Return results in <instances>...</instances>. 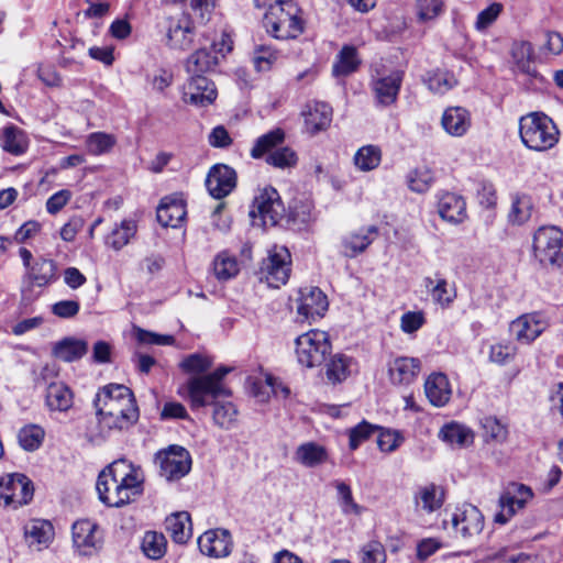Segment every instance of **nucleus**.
I'll list each match as a JSON object with an SVG mask.
<instances>
[{
	"label": "nucleus",
	"instance_id": "nucleus-58",
	"mask_svg": "<svg viewBox=\"0 0 563 563\" xmlns=\"http://www.w3.org/2000/svg\"><path fill=\"white\" fill-rule=\"evenodd\" d=\"M378 429L377 426L363 420L357 426L349 430V446L356 450L362 443L367 441Z\"/></svg>",
	"mask_w": 563,
	"mask_h": 563
},
{
	"label": "nucleus",
	"instance_id": "nucleus-14",
	"mask_svg": "<svg viewBox=\"0 0 563 563\" xmlns=\"http://www.w3.org/2000/svg\"><path fill=\"white\" fill-rule=\"evenodd\" d=\"M450 522L454 532L463 539H472L484 529V516L472 504L456 506L450 514Z\"/></svg>",
	"mask_w": 563,
	"mask_h": 563
},
{
	"label": "nucleus",
	"instance_id": "nucleus-5",
	"mask_svg": "<svg viewBox=\"0 0 563 563\" xmlns=\"http://www.w3.org/2000/svg\"><path fill=\"white\" fill-rule=\"evenodd\" d=\"M519 134L522 143L537 152L550 150L559 141V130L555 123L550 117L539 112L520 118Z\"/></svg>",
	"mask_w": 563,
	"mask_h": 563
},
{
	"label": "nucleus",
	"instance_id": "nucleus-16",
	"mask_svg": "<svg viewBox=\"0 0 563 563\" xmlns=\"http://www.w3.org/2000/svg\"><path fill=\"white\" fill-rule=\"evenodd\" d=\"M532 497L533 493L530 487L518 483L510 484L499 497L500 510L495 515V522L507 523Z\"/></svg>",
	"mask_w": 563,
	"mask_h": 563
},
{
	"label": "nucleus",
	"instance_id": "nucleus-38",
	"mask_svg": "<svg viewBox=\"0 0 563 563\" xmlns=\"http://www.w3.org/2000/svg\"><path fill=\"white\" fill-rule=\"evenodd\" d=\"M219 60V56L211 49L199 48L187 58L186 69L190 75L203 76L213 71Z\"/></svg>",
	"mask_w": 563,
	"mask_h": 563
},
{
	"label": "nucleus",
	"instance_id": "nucleus-46",
	"mask_svg": "<svg viewBox=\"0 0 563 563\" xmlns=\"http://www.w3.org/2000/svg\"><path fill=\"white\" fill-rule=\"evenodd\" d=\"M424 84L433 93L444 95L457 85V79L449 70L435 69L426 75Z\"/></svg>",
	"mask_w": 563,
	"mask_h": 563
},
{
	"label": "nucleus",
	"instance_id": "nucleus-22",
	"mask_svg": "<svg viewBox=\"0 0 563 563\" xmlns=\"http://www.w3.org/2000/svg\"><path fill=\"white\" fill-rule=\"evenodd\" d=\"M421 361L416 357L397 356L388 362V377L393 385L408 386L419 376Z\"/></svg>",
	"mask_w": 563,
	"mask_h": 563
},
{
	"label": "nucleus",
	"instance_id": "nucleus-41",
	"mask_svg": "<svg viewBox=\"0 0 563 563\" xmlns=\"http://www.w3.org/2000/svg\"><path fill=\"white\" fill-rule=\"evenodd\" d=\"M327 459V450L316 442L300 444L294 454V460L306 467H316L324 463Z\"/></svg>",
	"mask_w": 563,
	"mask_h": 563
},
{
	"label": "nucleus",
	"instance_id": "nucleus-63",
	"mask_svg": "<svg viewBox=\"0 0 563 563\" xmlns=\"http://www.w3.org/2000/svg\"><path fill=\"white\" fill-rule=\"evenodd\" d=\"M517 349L511 343H496L490 345L489 360L498 365H505L516 355Z\"/></svg>",
	"mask_w": 563,
	"mask_h": 563
},
{
	"label": "nucleus",
	"instance_id": "nucleus-15",
	"mask_svg": "<svg viewBox=\"0 0 563 563\" xmlns=\"http://www.w3.org/2000/svg\"><path fill=\"white\" fill-rule=\"evenodd\" d=\"M297 321L312 323L322 318L328 310L327 296L318 287H305L297 298Z\"/></svg>",
	"mask_w": 563,
	"mask_h": 563
},
{
	"label": "nucleus",
	"instance_id": "nucleus-60",
	"mask_svg": "<svg viewBox=\"0 0 563 563\" xmlns=\"http://www.w3.org/2000/svg\"><path fill=\"white\" fill-rule=\"evenodd\" d=\"M211 366L212 361L208 356L198 353L185 357L180 363L184 372L197 375L207 374Z\"/></svg>",
	"mask_w": 563,
	"mask_h": 563
},
{
	"label": "nucleus",
	"instance_id": "nucleus-10",
	"mask_svg": "<svg viewBox=\"0 0 563 563\" xmlns=\"http://www.w3.org/2000/svg\"><path fill=\"white\" fill-rule=\"evenodd\" d=\"M33 484L21 473L5 474L0 477V505L16 509L33 498Z\"/></svg>",
	"mask_w": 563,
	"mask_h": 563
},
{
	"label": "nucleus",
	"instance_id": "nucleus-52",
	"mask_svg": "<svg viewBox=\"0 0 563 563\" xmlns=\"http://www.w3.org/2000/svg\"><path fill=\"white\" fill-rule=\"evenodd\" d=\"M445 9L443 0H416V14L421 23L434 21Z\"/></svg>",
	"mask_w": 563,
	"mask_h": 563
},
{
	"label": "nucleus",
	"instance_id": "nucleus-18",
	"mask_svg": "<svg viewBox=\"0 0 563 563\" xmlns=\"http://www.w3.org/2000/svg\"><path fill=\"white\" fill-rule=\"evenodd\" d=\"M73 543L79 555L90 556L102 545L99 526L91 520H78L73 525Z\"/></svg>",
	"mask_w": 563,
	"mask_h": 563
},
{
	"label": "nucleus",
	"instance_id": "nucleus-55",
	"mask_svg": "<svg viewBox=\"0 0 563 563\" xmlns=\"http://www.w3.org/2000/svg\"><path fill=\"white\" fill-rule=\"evenodd\" d=\"M482 426L486 441H495L497 443H503L506 441L508 437L507 427L503 424L497 418L485 417L482 420Z\"/></svg>",
	"mask_w": 563,
	"mask_h": 563
},
{
	"label": "nucleus",
	"instance_id": "nucleus-30",
	"mask_svg": "<svg viewBox=\"0 0 563 563\" xmlns=\"http://www.w3.org/2000/svg\"><path fill=\"white\" fill-rule=\"evenodd\" d=\"M137 232V223L133 219H123L119 223H114L109 233L104 236L103 243L107 247L119 252L135 238Z\"/></svg>",
	"mask_w": 563,
	"mask_h": 563
},
{
	"label": "nucleus",
	"instance_id": "nucleus-4",
	"mask_svg": "<svg viewBox=\"0 0 563 563\" xmlns=\"http://www.w3.org/2000/svg\"><path fill=\"white\" fill-rule=\"evenodd\" d=\"M285 139V131L275 128L254 141L250 156L254 159L264 158L265 163L274 168L283 170L294 168L298 164V155L290 146H282Z\"/></svg>",
	"mask_w": 563,
	"mask_h": 563
},
{
	"label": "nucleus",
	"instance_id": "nucleus-26",
	"mask_svg": "<svg viewBox=\"0 0 563 563\" xmlns=\"http://www.w3.org/2000/svg\"><path fill=\"white\" fill-rule=\"evenodd\" d=\"M438 213L446 222L460 224L467 218L464 198L454 192H442L438 196Z\"/></svg>",
	"mask_w": 563,
	"mask_h": 563
},
{
	"label": "nucleus",
	"instance_id": "nucleus-45",
	"mask_svg": "<svg viewBox=\"0 0 563 563\" xmlns=\"http://www.w3.org/2000/svg\"><path fill=\"white\" fill-rule=\"evenodd\" d=\"M353 360L344 354H335L327 363L325 375L330 383L345 380L352 373Z\"/></svg>",
	"mask_w": 563,
	"mask_h": 563
},
{
	"label": "nucleus",
	"instance_id": "nucleus-59",
	"mask_svg": "<svg viewBox=\"0 0 563 563\" xmlns=\"http://www.w3.org/2000/svg\"><path fill=\"white\" fill-rule=\"evenodd\" d=\"M334 486L338 490V500L342 511L346 515H360L362 508L354 501L351 487L344 482H335Z\"/></svg>",
	"mask_w": 563,
	"mask_h": 563
},
{
	"label": "nucleus",
	"instance_id": "nucleus-31",
	"mask_svg": "<svg viewBox=\"0 0 563 563\" xmlns=\"http://www.w3.org/2000/svg\"><path fill=\"white\" fill-rule=\"evenodd\" d=\"M302 114L306 129L312 134L325 130L332 121V108L325 102L308 103Z\"/></svg>",
	"mask_w": 563,
	"mask_h": 563
},
{
	"label": "nucleus",
	"instance_id": "nucleus-7",
	"mask_svg": "<svg viewBox=\"0 0 563 563\" xmlns=\"http://www.w3.org/2000/svg\"><path fill=\"white\" fill-rule=\"evenodd\" d=\"M533 254L543 266H563V232L554 225L541 227L533 235Z\"/></svg>",
	"mask_w": 563,
	"mask_h": 563
},
{
	"label": "nucleus",
	"instance_id": "nucleus-11",
	"mask_svg": "<svg viewBox=\"0 0 563 563\" xmlns=\"http://www.w3.org/2000/svg\"><path fill=\"white\" fill-rule=\"evenodd\" d=\"M155 463L159 467V475L168 482L178 481L191 470L189 452L179 445H170L155 455Z\"/></svg>",
	"mask_w": 563,
	"mask_h": 563
},
{
	"label": "nucleus",
	"instance_id": "nucleus-19",
	"mask_svg": "<svg viewBox=\"0 0 563 563\" xmlns=\"http://www.w3.org/2000/svg\"><path fill=\"white\" fill-rule=\"evenodd\" d=\"M217 98L216 85L205 76L191 75L184 86L183 101L197 107L211 104Z\"/></svg>",
	"mask_w": 563,
	"mask_h": 563
},
{
	"label": "nucleus",
	"instance_id": "nucleus-40",
	"mask_svg": "<svg viewBox=\"0 0 563 563\" xmlns=\"http://www.w3.org/2000/svg\"><path fill=\"white\" fill-rule=\"evenodd\" d=\"M438 437L450 445H457L460 448L467 446L474 441L473 431L464 424L459 422H450L444 424Z\"/></svg>",
	"mask_w": 563,
	"mask_h": 563
},
{
	"label": "nucleus",
	"instance_id": "nucleus-48",
	"mask_svg": "<svg viewBox=\"0 0 563 563\" xmlns=\"http://www.w3.org/2000/svg\"><path fill=\"white\" fill-rule=\"evenodd\" d=\"M361 64L357 51L353 46H344L339 55L338 59L333 65L334 76H347L354 73Z\"/></svg>",
	"mask_w": 563,
	"mask_h": 563
},
{
	"label": "nucleus",
	"instance_id": "nucleus-47",
	"mask_svg": "<svg viewBox=\"0 0 563 563\" xmlns=\"http://www.w3.org/2000/svg\"><path fill=\"white\" fill-rule=\"evenodd\" d=\"M511 55L515 62V67L518 71L534 76L536 69L533 66V48L529 42L515 43L511 49Z\"/></svg>",
	"mask_w": 563,
	"mask_h": 563
},
{
	"label": "nucleus",
	"instance_id": "nucleus-20",
	"mask_svg": "<svg viewBox=\"0 0 563 563\" xmlns=\"http://www.w3.org/2000/svg\"><path fill=\"white\" fill-rule=\"evenodd\" d=\"M206 186L213 198L222 199L235 188L236 173L228 165H214L208 173Z\"/></svg>",
	"mask_w": 563,
	"mask_h": 563
},
{
	"label": "nucleus",
	"instance_id": "nucleus-35",
	"mask_svg": "<svg viewBox=\"0 0 563 563\" xmlns=\"http://www.w3.org/2000/svg\"><path fill=\"white\" fill-rule=\"evenodd\" d=\"M45 404L52 411L65 412L73 407V391L62 382L49 383L46 388Z\"/></svg>",
	"mask_w": 563,
	"mask_h": 563
},
{
	"label": "nucleus",
	"instance_id": "nucleus-32",
	"mask_svg": "<svg viewBox=\"0 0 563 563\" xmlns=\"http://www.w3.org/2000/svg\"><path fill=\"white\" fill-rule=\"evenodd\" d=\"M29 137L26 133L14 124H8L0 130L1 148L14 156H21L29 148Z\"/></svg>",
	"mask_w": 563,
	"mask_h": 563
},
{
	"label": "nucleus",
	"instance_id": "nucleus-12",
	"mask_svg": "<svg viewBox=\"0 0 563 563\" xmlns=\"http://www.w3.org/2000/svg\"><path fill=\"white\" fill-rule=\"evenodd\" d=\"M285 206L278 191L272 186L260 188L250 212L260 217L264 225H276L285 216Z\"/></svg>",
	"mask_w": 563,
	"mask_h": 563
},
{
	"label": "nucleus",
	"instance_id": "nucleus-49",
	"mask_svg": "<svg viewBox=\"0 0 563 563\" xmlns=\"http://www.w3.org/2000/svg\"><path fill=\"white\" fill-rule=\"evenodd\" d=\"M434 183L433 172L423 166L410 170L407 175V184L411 191L417 194L427 192Z\"/></svg>",
	"mask_w": 563,
	"mask_h": 563
},
{
	"label": "nucleus",
	"instance_id": "nucleus-6",
	"mask_svg": "<svg viewBox=\"0 0 563 563\" xmlns=\"http://www.w3.org/2000/svg\"><path fill=\"white\" fill-rule=\"evenodd\" d=\"M178 394L187 399L191 409L197 410L219 398H229L231 390L225 385H217L207 374L190 377L178 389Z\"/></svg>",
	"mask_w": 563,
	"mask_h": 563
},
{
	"label": "nucleus",
	"instance_id": "nucleus-61",
	"mask_svg": "<svg viewBox=\"0 0 563 563\" xmlns=\"http://www.w3.org/2000/svg\"><path fill=\"white\" fill-rule=\"evenodd\" d=\"M361 563H386L387 555L384 545L378 541H369L361 549Z\"/></svg>",
	"mask_w": 563,
	"mask_h": 563
},
{
	"label": "nucleus",
	"instance_id": "nucleus-39",
	"mask_svg": "<svg viewBox=\"0 0 563 563\" xmlns=\"http://www.w3.org/2000/svg\"><path fill=\"white\" fill-rule=\"evenodd\" d=\"M165 526L167 532L176 543L184 544L191 537L190 515L186 511L168 516L165 520Z\"/></svg>",
	"mask_w": 563,
	"mask_h": 563
},
{
	"label": "nucleus",
	"instance_id": "nucleus-62",
	"mask_svg": "<svg viewBox=\"0 0 563 563\" xmlns=\"http://www.w3.org/2000/svg\"><path fill=\"white\" fill-rule=\"evenodd\" d=\"M503 11V4L498 2H494L488 5L486 9L482 10L476 18L475 29L478 32L486 31L500 15Z\"/></svg>",
	"mask_w": 563,
	"mask_h": 563
},
{
	"label": "nucleus",
	"instance_id": "nucleus-29",
	"mask_svg": "<svg viewBox=\"0 0 563 563\" xmlns=\"http://www.w3.org/2000/svg\"><path fill=\"white\" fill-rule=\"evenodd\" d=\"M379 230L376 225H368L351 232L342 241L343 253L347 257L362 254L376 240Z\"/></svg>",
	"mask_w": 563,
	"mask_h": 563
},
{
	"label": "nucleus",
	"instance_id": "nucleus-1",
	"mask_svg": "<svg viewBox=\"0 0 563 563\" xmlns=\"http://www.w3.org/2000/svg\"><path fill=\"white\" fill-rule=\"evenodd\" d=\"M93 405L102 437L122 431L139 419V408L132 390L121 384H109L96 394Z\"/></svg>",
	"mask_w": 563,
	"mask_h": 563
},
{
	"label": "nucleus",
	"instance_id": "nucleus-2",
	"mask_svg": "<svg viewBox=\"0 0 563 563\" xmlns=\"http://www.w3.org/2000/svg\"><path fill=\"white\" fill-rule=\"evenodd\" d=\"M100 500L110 507H122L143 493V475L126 460H118L103 470L96 485Z\"/></svg>",
	"mask_w": 563,
	"mask_h": 563
},
{
	"label": "nucleus",
	"instance_id": "nucleus-24",
	"mask_svg": "<svg viewBox=\"0 0 563 563\" xmlns=\"http://www.w3.org/2000/svg\"><path fill=\"white\" fill-rule=\"evenodd\" d=\"M548 327V322L539 313L523 314L510 324V332L519 342L531 343Z\"/></svg>",
	"mask_w": 563,
	"mask_h": 563
},
{
	"label": "nucleus",
	"instance_id": "nucleus-27",
	"mask_svg": "<svg viewBox=\"0 0 563 563\" xmlns=\"http://www.w3.org/2000/svg\"><path fill=\"white\" fill-rule=\"evenodd\" d=\"M187 214L185 201L180 196L164 197L156 211L157 221L163 227L177 228Z\"/></svg>",
	"mask_w": 563,
	"mask_h": 563
},
{
	"label": "nucleus",
	"instance_id": "nucleus-64",
	"mask_svg": "<svg viewBox=\"0 0 563 563\" xmlns=\"http://www.w3.org/2000/svg\"><path fill=\"white\" fill-rule=\"evenodd\" d=\"M80 303L78 300L64 299L52 305L51 311L60 319H71L78 314Z\"/></svg>",
	"mask_w": 563,
	"mask_h": 563
},
{
	"label": "nucleus",
	"instance_id": "nucleus-13",
	"mask_svg": "<svg viewBox=\"0 0 563 563\" xmlns=\"http://www.w3.org/2000/svg\"><path fill=\"white\" fill-rule=\"evenodd\" d=\"M165 29V45L168 48L185 52L194 45L196 32L189 15L167 18Z\"/></svg>",
	"mask_w": 563,
	"mask_h": 563
},
{
	"label": "nucleus",
	"instance_id": "nucleus-37",
	"mask_svg": "<svg viewBox=\"0 0 563 563\" xmlns=\"http://www.w3.org/2000/svg\"><path fill=\"white\" fill-rule=\"evenodd\" d=\"M54 536L53 526L46 520H31L24 527V537L30 547L41 550L47 547Z\"/></svg>",
	"mask_w": 563,
	"mask_h": 563
},
{
	"label": "nucleus",
	"instance_id": "nucleus-57",
	"mask_svg": "<svg viewBox=\"0 0 563 563\" xmlns=\"http://www.w3.org/2000/svg\"><path fill=\"white\" fill-rule=\"evenodd\" d=\"M192 24H206L214 10V0H190L189 1Z\"/></svg>",
	"mask_w": 563,
	"mask_h": 563
},
{
	"label": "nucleus",
	"instance_id": "nucleus-8",
	"mask_svg": "<svg viewBox=\"0 0 563 563\" xmlns=\"http://www.w3.org/2000/svg\"><path fill=\"white\" fill-rule=\"evenodd\" d=\"M330 352L329 334L324 331L310 330L296 339V356L303 367L320 366Z\"/></svg>",
	"mask_w": 563,
	"mask_h": 563
},
{
	"label": "nucleus",
	"instance_id": "nucleus-44",
	"mask_svg": "<svg viewBox=\"0 0 563 563\" xmlns=\"http://www.w3.org/2000/svg\"><path fill=\"white\" fill-rule=\"evenodd\" d=\"M88 351V344L84 340L73 338L64 339L54 349V355L64 362H74L81 358Z\"/></svg>",
	"mask_w": 563,
	"mask_h": 563
},
{
	"label": "nucleus",
	"instance_id": "nucleus-50",
	"mask_svg": "<svg viewBox=\"0 0 563 563\" xmlns=\"http://www.w3.org/2000/svg\"><path fill=\"white\" fill-rule=\"evenodd\" d=\"M115 144V136L104 132L90 133L86 139L87 152L95 156L109 153Z\"/></svg>",
	"mask_w": 563,
	"mask_h": 563
},
{
	"label": "nucleus",
	"instance_id": "nucleus-43",
	"mask_svg": "<svg viewBox=\"0 0 563 563\" xmlns=\"http://www.w3.org/2000/svg\"><path fill=\"white\" fill-rule=\"evenodd\" d=\"M382 158V148L378 145L367 144L356 151L353 163L358 170L366 173L376 169L380 165Z\"/></svg>",
	"mask_w": 563,
	"mask_h": 563
},
{
	"label": "nucleus",
	"instance_id": "nucleus-33",
	"mask_svg": "<svg viewBox=\"0 0 563 563\" xmlns=\"http://www.w3.org/2000/svg\"><path fill=\"white\" fill-rule=\"evenodd\" d=\"M424 393L429 401L435 407H443L451 398V387L446 375L431 374L424 382Z\"/></svg>",
	"mask_w": 563,
	"mask_h": 563
},
{
	"label": "nucleus",
	"instance_id": "nucleus-56",
	"mask_svg": "<svg viewBox=\"0 0 563 563\" xmlns=\"http://www.w3.org/2000/svg\"><path fill=\"white\" fill-rule=\"evenodd\" d=\"M531 216V200L528 196L512 197L509 220L512 223L521 224L529 220Z\"/></svg>",
	"mask_w": 563,
	"mask_h": 563
},
{
	"label": "nucleus",
	"instance_id": "nucleus-21",
	"mask_svg": "<svg viewBox=\"0 0 563 563\" xmlns=\"http://www.w3.org/2000/svg\"><path fill=\"white\" fill-rule=\"evenodd\" d=\"M422 284L432 302L442 309L449 308L456 299L455 285L449 283L440 272L426 276Z\"/></svg>",
	"mask_w": 563,
	"mask_h": 563
},
{
	"label": "nucleus",
	"instance_id": "nucleus-3",
	"mask_svg": "<svg viewBox=\"0 0 563 563\" xmlns=\"http://www.w3.org/2000/svg\"><path fill=\"white\" fill-rule=\"evenodd\" d=\"M256 8H267L263 23L266 31L278 40L298 37L302 21L297 16V7L290 0H254Z\"/></svg>",
	"mask_w": 563,
	"mask_h": 563
},
{
	"label": "nucleus",
	"instance_id": "nucleus-9",
	"mask_svg": "<svg viewBox=\"0 0 563 563\" xmlns=\"http://www.w3.org/2000/svg\"><path fill=\"white\" fill-rule=\"evenodd\" d=\"M404 80L400 69L375 68L371 77V89L377 106L388 107L396 102Z\"/></svg>",
	"mask_w": 563,
	"mask_h": 563
},
{
	"label": "nucleus",
	"instance_id": "nucleus-53",
	"mask_svg": "<svg viewBox=\"0 0 563 563\" xmlns=\"http://www.w3.org/2000/svg\"><path fill=\"white\" fill-rule=\"evenodd\" d=\"M43 439L44 430L35 424L25 426L18 433L19 443L26 451L38 449Z\"/></svg>",
	"mask_w": 563,
	"mask_h": 563
},
{
	"label": "nucleus",
	"instance_id": "nucleus-34",
	"mask_svg": "<svg viewBox=\"0 0 563 563\" xmlns=\"http://www.w3.org/2000/svg\"><path fill=\"white\" fill-rule=\"evenodd\" d=\"M444 503V490L435 484H428L418 488L415 494L417 511L432 514L440 509Z\"/></svg>",
	"mask_w": 563,
	"mask_h": 563
},
{
	"label": "nucleus",
	"instance_id": "nucleus-25",
	"mask_svg": "<svg viewBox=\"0 0 563 563\" xmlns=\"http://www.w3.org/2000/svg\"><path fill=\"white\" fill-rule=\"evenodd\" d=\"M441 126L453 137L464 136L472 126L471 112L460 106L448 107L441 117Z\"/></svg>",
	"mask_w": 563,
	"mask_h": 563
},
{
	"label": "nucleus",
	"instance_id": "nucleus-23",
	"mask_svg": "<svg viewBox=\"0 0 563 563\" xmlns=\"http://www.w3.org/2000/svg\"><path fill=\"white\" fill-rule=\"evenodd\" d=\"M198 547L202 554L211 558H225L232 551V539L228 530H208L198 539Z\"/></svg>",
	"mask_w": 563,
	"mask_h": 563
},
{
	"label": "nucleus",
	"instance_id": "nucleus-42",
	"mask_svg": "<svg viewBox=\"0 0 563 563\" xmlns=\"http://www.w3.org/2000/svg\"><path fill=\"white\" fill-rule=\"evenodd\" d=\"M212 271L217 279L227 282L239 274L240 264L235 255L228 251H221L213 258Z\"/></svg>",
	"mask_w": 563,
	"mask_h": 563
},
{
	"label": "nucleus",
	"instance_id": "nucleus-54",
	"mask_svg": "<svg viewBox=\"0 0 563 563\" xmlns=\"http://www.w3.org/2000/svg\"><path fill=\"white\" fill-rule=\"evenodd\" d=\"M279 52L268 45H260L254 49L253 64L257 71H267L278 60Z\"/></svg>",
	"mask_w": 563,
	"mask_h": 563
},
{
	"label": "nucleus",
	"instance_id": "nucleus-36",
	"mask_svg": "<svg viewBox=\"0 0 563 563\" xmlns=\"http://www.w3.org/2000/svg\"><path fill=\"white\" fill-rule=\"evenodd\" d=\"M213 423L223 429L231 430L236 427L239 410L236 405L228 398H219L212 404Z\"/></svg>",
	"mask_w": 563,
	"mask_h": 563
},
{
	"label": "nucleus",
	"instance_id": "nucleus-51",
	"mask_svg": "<svg viewBox=\"0 0 563 563\" xmlns=\"http://www.w3.org/2000/svg\"><path fill=\"white\" fill-rule=\"evenodd\" d=\"M142 551L152 560L161 559L166 552V539L164 534L155 531L145 532L142 540Z\"/></svg>",
	"mask_w": 563,
	"mask_h": 563
},
{
	"label": "nucleus",
	"instance_id": "nucleus-17",
	"mask_svg": "<svg viewBox=\"0 0 563 563\" xmlns=\"http://www.w3.org/2000/svg\"><path fill=\"white\" fill-rule=\"evenodd\" d=\"M262 274L269 287L285 285L290 274V253L286 247L275 246L263 262Z\"/></svg>",
	"mask_w": 563,
	"mask_h": 563
},
{
	"label": "nucleus",
	"instance_id": "nucleus-28",
	"mask_svg": "<svg viewBox=\"0 0 563 563\" xmlns=\"http://www.w3.org/2000/svg\"><path fill=\"white\" fill-rule=\"evenodd\" d=\"M57 279V264L53 260L37 258L25 272L23 282L29 287H46Z\"/></svg>",
	"mask_w": 563,
	"mask_h": 563
}]
</instances>
